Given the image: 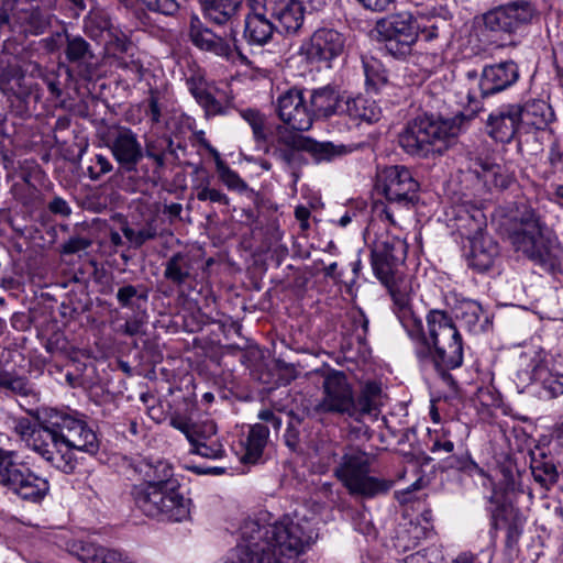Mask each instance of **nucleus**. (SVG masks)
<instances>
[{
	"label": "nucleus",
	"mask_w": 563,
	"mask_h": 563,
	"mask_svg": "<svg viewBox=\"0 0 563 563\" xmlns=\"http://www.w3.org/2000/svg\"><path fill=\"white\" fill-rule=\"evenodd\" d=\"M311 541L306 526L288 515L273 523L246 520L241 527L240 542L224 563H297Z\"/></svg>",
	"instance_id": "f257e3e1"
},
{
	"label": "nucleus",
	"mask_w": 563,
	"mask_h": 563,
	"mask_svg": "<svg viewBox=\"0 0 563 563\" xmlns=\"http://www.w3.org/2000/svg\"><path fill=\"white\" fill-rule=\"evenodd\" d=\"M415 344V354L423 368L434 369L444 380L452 382L450 371L463 364V339L452 318L442 310H430L427 328L412 310L399 319Z\"/></svg>",
	"instance_id": "f03ea898"
},
{
	"label": "nucleus",
	"mask_w": 563,
	"mask_h": 563,
	"mask_svg": "<svg viewBox=\"0 0 563 563\" xmlns=\"http://www.w3.org/2000/svg\"><path fill=\"white\" fill-rule=\"evenodd\" d=\"M382 389L377 383H366L357 397L344 372L329 369L323 374L322 397L316 410L322 413L346 416L361 421L365 415L377 410Z\"/></svg>",
	"instance_id": "7ed1b4c3"
},
{
	"label": "nucleus",
	"mask_w": 563,
	"mask_h": 563,
	"mask_svg": "<svg viewBox=\"0 0 563 563\" xmlns=\"http://www.w3.org/2000/svg\"><path fill=\"white\" fill-rule=\"evenodd\" d=\"M200 3L205 19L224 26V30L222 34H216L198 16H194L189 29L191 42L200 49L229 57L233 48H236L235 21L242 0H200Z\"/></svg>",
	"instance_id": "20e7f679"
},
{
	"label": "nucleus",
	"mask_w": 563,
	"mask_h": 563,
	"mask_svg": "<svg viewBox=\"0 0 563 563\" xmlns=\"http://www.w3.org/2000/svg\"><path fill=\"white\" fill-rule=\"evenodd\" d=\"M508 238L516 252H521L545 271L560 269L563 251L532 209L525 208L514 217Z\"/></svg>",
	"instance_id": "39448f33"
},
{
	"label": "nucleus",
	"mask_w": 563,
	"mask_h": 563,
	"mask_svg": "<svg viewBox=\"0 0 563 563\" xmlns=\"http://www.w3.org/2000/svg\"><path fill=\"white\" fill-rule=\"evenodd\" d=\"M468 115L467 119H471ZM466 115L461 113L454 120L434 115H421L409 121L398 136L400 147L409 155L429 157L443 154L457 136L460 126Z\"/></svg>",
	"instance_id": "423d86ee"
},
{
	"label": "nucleus",
	"mask_w": 563,
	"mask_h": 563,
	"mask_svg": "<svg viewBox=\"0 0 563 563\" xmlns=\"http://www.w3.org/2000/svg\"><path fill=\"white\" fill-rule=\"evenodd\" d=\"M16 428L26 446L51 466L65 474L74 473L77 460L64 444L58 432L49 428L47 415L37 426H32L29 420H22Z\"/></svg>",
	"instance_id": "0eeeda50"
},
{
	"label": "nucleus",
	"mask_w": 563,
	"mask_h": 563,
	"mask_svg": "<svg viewBox=\"0 0 563 563\" xmlns=\"http://www.w3.org/2000/svg\"><path fill=\"white\" fill-rule=\"evenodd\" d=\"M377 188L387 200L380 216L396 225L395 214L411 210L419 200V183L411 172L399 165L383 168L377 174Z\"/></svg>",
	"instance_id": "6e6552de"
},
{
	"label": "nucleus",
	"mask_w": 563,
	"mask_h": 563,
	"mask_svg": "<svg viewBox=\"0 0 563 563\" xmlns=\"http://www.w3.org/2000/svg\"><path fill=\"white\" fill-rule=\"evenodd\" d=\"M131 494L135 506L147 517L176 522L189 518L190 499L185 498L179 489L140 484L132 488Z\"/></svg>",
	"instance_id": "1a4fd4ad"
},
{
	"label": "nucleus",
	"mask_w": 563,
	"mask_h": 563,
	"mask_svg": "<svg viewBox=\"0 0 563 563\" xmlns=\"http://www.w3.org/2000/svg\"><path fill=\"white\" fill-rule=\"evenodd\" d=\"M15 459L14 451L0 449V486L22 500L41 503L49 492L48 481Z\"/></svg>",
	"instance_id": "9d476101"
},
{
	"label": "nucleus",
	"mask_w": 563,
	"mask_h": 563,
	"mask_svg": "<svg viewBox=\"0 0 563 563\" xmlns=\"http://www.w3.org/2000/svg\"><path fill=\"white\" fill-rule=\"evenodd\" d=\"M369 459L361 451L345 453L334 474L353 496L373 498L386 494L393 486L391 481L369 475Z\"/></svg>",
	"instance_id": "9b49d317"
},
{
	"label": "nucleus",
	"mask_w": 563,
	"mask_h": 563,
	"mask_svg": "<svg viewBox=\"0 0 563 563\" xmlns=\"http://www.w3.org/2000/svg\"><path fill=\"white\" fill-rule=\"evenodd\" d=\"M372 266L375 276L389 291L394 302V312L398 320L411 311L412 286L405 274V263H396L390 257L372 254Z\"/></svg>",
	"instance_id": "f8f14e48"
},
{
	"label": "nucleus",
	"mask_w": 563,
	"mask_h": 563,
	"mask_svg": "<svg viewBox=\"0 0 563 563\" xmlns=\"http://www.w3.org/2000/svg\"><path fill=\"white\" fill-rule=\"evenodd\" d=\"M519 362L530 372L531 379L541 385V398L553 399L563 395V363L550 360L541 347L523 351Z\"/></svg>",
	"instance_id": "ddd939ff"
},
{
	"label": "nucleus",
	"mask_w": 563,
	"mask_h": 563,
	"mask_svg": "<svg viewBox=\"0 0 563 563\" xmlns=\"http://www.w3.org/2000/svg\"><path fill=\"white\" fill-rule=\"evenodd\" d=\"M375 30L384 40L386 51L397 58L409 54L419 36L417 20L408 11L394 13L379 20Z\"/></svg>",
	"instance_id": "4468645a"
},
{
	"label": "nucleus",
	"mask_w": 563,
	"mask_h": 563,
	"mask_svg": "<svg viewBox=\"0 0 563 563\" xmlns=\"http://www.w3.org/2000/svg\"><path fill=\"white\" fill-rule=\"evenodd\" d=\"M49 428L55 429L67 449L81 451L95 455L99 451V440L96 432L88 427L87 422L73 415L57 409H49L47 412Z\"/></svg>",
	"instance_id": "2eb2a0df"
},
{
	"label": "nucleus",
	"mask_w": 563,
	"mask_h": 563,
	"mask_svg": "<svg viewBox=\"0 0 563 563\" xmlns=\"http://www.w3.org/2000/svg\"><path fill=\"white\" fill-rule=\"evenodd\" d=\"M274 108L283 123L277 126V133L278 129H283L289 133L299 134L309 131L313 125L303 89L292 87L280 92L274 101Z\"/></svg>",
	"instance_id": "dca6fc26"
},
{
	"label": "nucleus",
	"mask_w": 563,
	"mask_h": 563,
	"mask_svg": "<svg viewBox=\"0 0 563 563\" xmlns=\"http://www.w3.org/2000/svg\"><path fill=\"white\" fill-rule=\"evenodd\" d=\"M467 80L477 81L483 98L495 96L512 87L520 77L519 67L512 60L485 65L481 74L476 69L465 73Z\"/></svg>",
	"instance_id": "f3484780"
},
{
	"label": "nucleus",
	"mask_w": 563,
	"mask_h": 563,
	"mask_svg": "<svg viewBox=\"0 0 563 563\" xmlns=\"http://www.w3.org/2000/svg\"><path fill=\"white\" fill-rule=\"evenodd\" d=\"M534 15V7L528 0H516L496 7L484 14L482 21L492 32L514 33L528 24Z\"/></svg>",
	"instance_id": "a211bd4d"
},
{
	"label": "nucleus",
	"mask_w": 563,
	"mask_h": 563,
	"mask_svg": "<svg viewBox=\"0 0 563 563\" xmlns=\"http://www.w3.org/2000/svg\"><path fill=\"white\" fill-rule=\"evenodd\" d=\"M344 34L332 27L316 30L309 41L301 45V53L311 63H324L331 67V62L340 57L345 49Z\"/></svg>",
	"instance_id": "6ab92c4d"
},
{
	"label": "nucleus",
	"mask_w": 563,
	"mask_h": 563,
	"mask_svg": "<svg viewBox=\"0 0 563 563\" xmlns=\"http://www.w3.org/2000/svg\"><path fill=\"white\" fill-rule=\"evenodd\" d=\"M107 146L120 169L124 173L136 172L137 164L144 157V152L134 131L126 126L114 128L109 133Z\"/></svg>",
	"instance_id": "aec40b11"
},
{
	"label": "nucleus",
	"mask_w": 563,
	"mask_h": 563,
	"mask_svg": "<svg viewBox=\"0 0 563 563\" xmlns=\"http://www.w3.org/2000/svg\"><path fill=\"white\" fill-rule=\"evenodd\" d=\"M268 4L269 0H249L250 11L244 21V38L250 45L264 46L278 32Z\"/></svg>",
	"instance_id": "412c9836"
},
{
	"label": "nucleus",
	"mask_w": 563,
	"mask_h": 563,
	"mask_svg": "<svg viewBox=\"0 0 563 563\" xmlns=\"http://www.w3.org/2000/svg\"><path fill=\"white\" fill-rule=\"evenodd\" d=\"M519 103H504L493 110L486 120L487 134L497 142L509 143L521 124Z\"/></svg>",
	"instance_id": "4be33fe9"
},
{
	"label": "nucleus",
	"mask_w": 563,
	"mask_h": 563,
	"mask_svg": "<svg viewBox=\"0 0 563 563\" xmlns=\"http://www.w3.org/2000/svg\"><path fill=\"white\" fill-rule=\"evenodd\" d=\"M278 143L307 152L317 162H329L343 153V146H336L331 142H318L311 137L289 133L283 129H278Z\"/></svg>",
	"instance_id": "5701e85b"
},
{
	"label": "nucleus",
	"mask_w": 563,
	"mask_h": 563,
	"mask_svg": "<svg viewBox=\"0 0 563 563\" xmlns=\"http://www.w3.org/2000/svg\"><path fill=\"white\" fill-rule=\"evenodd\" d=\"M499 255V246L487 234L479 233L471 240V251L467 255V264L478 273L487 272Z\"/></svg>",
	"instance_id": "b1692460"
},
{
	"label": "nucleus",
	"mask_w": 563,
	"mask_h": 563,
	"mask_svg": "<svg viewBox=\"0 0 563 563\" xmlns=\"http://www.w3.org/2000/svg\"><path fill=\"white\" fill-rule=\"evenodd\" d=\"M170 426L185 434L191 449L199 446L200 443L203 444L219 440L216 438L217 426L211 420L194 422L187 417L176 415L170 418Z\"/></svg>",
	"instance_id": "393cba45"
},
{
	"label": "nucleus",
	"mask_w": 563,
	"mask_h": 563,
	"mask_svg": "<svg viewBox=\"0 0 563 563\" xmlns=\"http://www.w3.org/2000/svg\"><path fill=\"white\" fill-rule=\"evenodd\" d=\"M343 99L335 88L331 86H324L317 89H312L309 95L310 101V113L312 114V121L316 119H328L335 114H342L341 104Z\"/></svg>",
	"instance_id": "a878e982"
},
{
	"label": "nucleus",
	"mask_w": 563,
	"mask_h": 563,
	"mask_svg": "<svg viewBox=\"0 0 563 563\" xmlns=\"http://www.w3.org/2000/svg\"><path fill=\"white\" fill-rule=\"evenodd\" d=\"M303 5L295 0H269V14L274 22L278 21V29L287 33H296L303 23Z\"/></svg>",
	"instance_id": "bb28decb"
},
{
	"label": "nucleus",
	"mask_w": 563,
	"mask_h": 563,
	"mask_svg": "<svg viewBox=\"0 0 563 563\" xmlns=\"http://www.w3.org/2000/svg\"><path fill=\"white\" fill-rule=\"evenodd\" d=\"M521 128L537 131H548L555 121L552 107L544 100H530L520 104Z\"/></svg>",
	"instance_id": "cd10ccee"
},
{
	"label": "nucleus",
	"mask_w": 563,
	"mask_h": 563,
	"mask_svg": "<svg viewBox=\"0 0 563 563\" xmlns=\"http://www.w3.org/2000/svg\"><path fill=\"white\" fill-rule=\"evenodd\" d=\"M186 85L195 100L203 108L206 115L224 114L225 109L219 100L208 90L207 82L200 75L186 79Z\"/></svg>",
	"instance_id": "c85d7f7f"
},
{
	"label": "nucleus",
	"mask_w": 563,
	"mask_h": 563,
	"mask_svg": "<svg viewBox=\"0 0 563 563\" xmlns=\"http://www.w3.org/2000/svg\"><path fill=\"white\" fill-rule=\"evenodd\" d=\"M342 114H346L353 120L365 122H376L380 118V108L374 100L357 96L355 98H344L341 104Z\"/></svg>",
	"instance_id": "c756f323"
},
{
	"label": "nucleus",
	"mask_w": 563,
	"mask_h": 563,
	"mask_svg": "<svg viewBox=\"0 0 563 563\" xmlns=\"http://www.w3.org/2000/svg\"><path fill=\"white\" fill-rule=\"evenodd\" d=\"M70 552L82 563H121V553L93 543H75Z\"/></svg>",
	"instance_id": "7c9ffc66"
},
{
	"label": "nucleus",
	"mask_w": 563,
	"mask_h": 563,
	"mask_svg": "<svg viewBox=\"0 0 563 563\" xmlns=\"http://www.w3.org/2000/svg\"><path fill=\"white\" fill-rule=\"evenodd\" d=\"M143 152L144 156L153 161L155 169L165 168L168 156L177 157L174 141L167 134L146 140Z\"/></svg>",
	"instance_id": "2f4dec72"
},
{
	"label": "nucleus",
	"mask_w": 563,
	"mask_h": 563,
	"mask_svg": "<svg viewBox=\"0 0 563 563\" xmlns=\"http://www.w3.org/2000/svg\"><path fill=\"white\" fill-rule=\"evenodd\" d=\"M268 437L269 430L266 426L262 423L252 426L244 443L245 452L242 456V462L250 464L257 463L263 455Z\"/></svg>",
	"instance_id": "473e14b6"
},
{
	"label": "nucleus",
	"mask_w": 563,
	"mask_h": 563,
	"mask_svg": "<svg viewBox=\"0 0 563 563\" xmlns=\"http://www.w3.org/2000/svg\"><path fill=\"white\" fill-rule=\"evenodd\" d=\"M144 472L146 481L144 485L162 486L163 488L179 489L178 479L174 477V470L169 462L157 460L153 464L146 465Z\"/></svg>",
	"instance_id": "72a5a7b5"
},
{
	"label": "nucleus",
	"mask_w": 563,
	"mask_h": 563,
	"mask_svg": "<svg viewBox=\"0 0 563 563\" xmlns=\"http://www.w3.org/2000/svg\"><path fill=\"white\" fill-rule=\"evenodd\" d=\"M164 265L165 279L176 286L184 285L191 277V260L185 253L177 252L173 254Z\"/></svg>",
	"instance_id": "f704fd0d"
},
{
	"label": "nucleus",
	"mask_w": 563,
	"mask_h": 563,
	"mask_svg": "<svg viewBox=\"0 0 563 563\" xmlns=\"http://www.w3.org/2000/svg\"><path fill=\"white\" fill-rule=\"evenodd\" d=\"M372 254L390 257L396 263H405L407 244L397 236L387 235L385 239H379L375 242Z\"/></svg>",
	"instance_id": "c9c22d12"
},
{
	"label": "nucleus",
	"mask_w": 563,
	"mask_h": 563,
	"mask_svg": "<svg viewBox=\"0 0 563 563\" xmlns=\"http://www.w3.org/2000/svg\"><path fill=\"white\" fill-rule=\"evenodd\" d=\"M115 298L120 307L134 309L147 301L148 290L144 285L124 284L118 288Z\"/></svg>",
	"instance_id": "e433bc0d"
},
{
	"label": "nucleus",
	"mask_w": 563,
	"mask_h": 563,
	"mask_svg": "<svg viewBox=\"0 0 563 563\" xmlns=\"http://www.w3.org/2000/svg\"><path fill=\"white\" fill-rule=\"evenodd\" d=\"M367 91L378 92L387 84V73L376 58L363 60Z\"/></svg>",
	"instance_id": "4c0bfd02"
},
{
	"label": "nucleus",
	"mask_w": 563,
	"mask_h": 563,
	"mask_svg": "<svg viewBox=\"0 0 563 563\" xmlns=\"http://www.w3.org/2000/svg\"><path fill=\"white\" fill-rule=\"evenodd\" d=\"M544 166L541 173L544 180L560 179L563 175V150L559 143H553L549 147Z\"/></svg>",
	"instance_id": "58836bf2"
},
{
	"label": "nucleus",
	"mask_w": 563,
	"mask_h": 563,
	"mask_svg": "<svg viewBox=\"0 0 563 563\" xmlns=\"http://www.w3.org/2000/svg\"><path fill=\"white\" fill-rule=\"evenodd\" d=\"M547 131L522 129L518 136V150L522 154L537 155L543 150V135Z\"/></svg>",
	"instance_id": "ea45409f"
},
{
	"label": "nucleus",
	"mask_w": 563,
	"mask_h": 563,
	"mask_svg": "<svg viewBox=\"0 0 563 563\" xmlns=\"http://www.w3.org/2000/svg\"><path fill=\"white\" fill-rule=\"evenodd\" d=\"M531 472L534 481L545 488H550L559 478L555 465L548 461L533 459L531 462Z\"/></svg>",
	"instance_id": "a19ab883"
},
{
	"label": "nucleus",
	"mask_w": 563,
	"mask_h": 563,
	"mask_svg": "<svg viewBox=\"0 0 563 563\" xmlns=\"http://www.w3.org/2000/svg\"><path fill=\"white\" fill-rule=\"evenodd\" d=\"M482 307L473 300L464 301L456 310V318L461 320L470 331H477L482 316Z\"/></svg>",
	"instance_id": "79ce46f5"
},
{
	"label": "nucleus",
	"mask_w": 563,
	"mask_h": 563,
	"mask_svg": "<svg viewBox=\"0 0 563 563\" xmlns=\"http://www.w3.org/2000/svg\"><path fill=\"white\" fill-rule=\"evenodd\" d=\"M243 120H245L252 129L253 137L257 143L266 142V118L265 115L255 109H245L240 112Z\"/></svg>",
	"instance_id": "37998d69"
},
{
	"label": "nucleus",
	"mask_w": 563,
	"mask_h": 563,
	"mask_svg": "<svg viewBox=\"0 0 563 563\" xmlns=\"http://www.w3.org/2000/svg\"><path fill=\"white\" fill-rule=\"evenodd\" d=\"M0 387L21 396H35L34 387L26 378L13 376L7 372H0Z\"/></svg>",
	"instance_id": "c03bdc74"
},
{
	"label": "nucleus",
	"mask_w": 563,
	"mask_h": 563,
	"mask_svg": "<svg viewBox=\"0 0 563 563\" xmlns=\"http://www.w3.org/2000/svg\"><path fill=\"white\" fill-rule=\"evenodd\" d=\"M217 175L219 180L232 191H236L239 194L246 192L249 190V185L244 181L240 175L233 170L228 164H219V168L217 169Z\"/></svg>",
	"instance_id": "a18cd8bd"
},
{
	"label": "nucleus",
	"mask_w": 563,
	"mask_h": 563,
	"mask_svg": "<svg viewBox=\"0 0 563 563\" xmlns=\"http://www.w3.org/2000/svg\"><path fill=\"white\" fill-rule=\"evenodd\" d=\"M210 180L207 178L205 181L196 185L194 188L197 191V199L199 201H210L228 206L230 203L229 197L219 189L209 186Z\"/></svg>",
	"instance_id": "49530a36"
},
{
	"label": "nucleus",
	"mask_w": 563,
	"mask_h": 563,
	"mask_svg": "<svg viewBox=\"0 0 563 563\" xmlns=\"http://www.w3.org/2000/svg\"><path fill=\"white\" fill-rule=\"evenodd\" d=\"M467 168L477 178L485 177L486 174H493L494 176L500 170V166L490 162L487 158L479 156L470 155Z\"/></svg>",
	"instance_id": "de8ad7c7"
},
{
	"label": "nucleus",
	"mask_w": 563,
	"mask_h": 563,
	"mask_svg": "<svg viewBox=\"0 0 563 563\" xmlns=\"http://www.w3.org/2000/svg\"><path fill=\"white\" fill-rule=\"evenodd\" d=\"M89 53V44L80 36H67V45L65 49L66 57L69 62L82 60Z\"/></svg>",
	"instance_id": "09e8293b"
},
{
	"label": "nucleus",
	"mask_w": 563,
	"mask_h": 563,
	"mask_svg": "<svg viewBox=\"0 0 563 563\" xmlns=\"http://www.w3.org/2000/svg\"><path fill=\"white\" fill-rule=\"evenodd\" d=\"M122 232L124 236L136 247L143 245L146 241L155 239L156 236V229L151 224L137 231L130 227H123Z\"/></svg>",
	"instance_id": "8fccbe9b"
},
{
	"label": "nucleus",
	"mask_w": 563,
	"mask_h": 563,
	"mask_svg": "<svg viewBox=\"0 0 563 563\" xmlns=\"http://www.w3.org/2000/svg\"><path fill=\"white\" fill-rule=\"evenodd\" d=\"M112 169L113 165L107 156L96 154L91 159V165L88 167V176L91 180L97 181L112 172Z\"/></svg>",
	"instance_id": "3c124183"
},
{
	"label": "nucleus",
	"mask_w": 563,
	"mask_h": 563,
	"mask_svg": "<svg viewBox=\"0 0 563 563\" xmlns=\"http://www.w3.org/2000/svg\"><path fill=\"white\" fill-rule=\"evenodd\" d=\"M150 11L163 15H175L180 4L178 0H140Z\"/></svg>",
	"instance_id": "603ef678"
},
{
	"label": "nucleus",
	"mask_w": 563,
	"mask_h": 563,
	"mask_svg": "<svg viewBox=\"0 0 563 563\" xmlns=\"http://www.w3.org/2000/svg\"><path fill=\"white\" fill-rule=\"evenodd\" d=\"M190 452L211 460L222 459L225 453L220 440L210 441L203 444L200 443L199 446L191 449Z\"/></svg>",
	"instance_id": "864d4df0"
},
{
	"label": "nucleus",
	"mask_w": 563,
	"mask_h": 563,
	"mask_svg": "<svg viewBox=\"0 0 563 563\" xmlns=\"http://www.w3.org/2000/svg\"><path fill=\"white\" fill-rule=\"evenodd\" d=\"M91 245V241L82 236H71L62 245L63 254H76L87 250Z\"/></svg>",
	"instance_id": "5fc2aeb1"
},
{
	"label": "nucleus",
	"mask_w": 563,
	"mask_h": 563,
	"mask_svg": "<svg viewBox=\"0 0 563 563\" xmlns=\"http://www.w3.org/2000/svg\"><path fill=\"white\" fill-rule=\"evenodd\" d=\"M296 151L299 150L292 146H286V148L276 150L274 155L277 159L284 163L287 168L292 169L297 161Z\"/></svg>",
	"instance_id": "6e6d98bb"
},
{
	"label": "nucleus",
	"mask_w": 563,
	"mask_h": 563,
	"mask_svg": "<svg viewBox=\"0 0 563 563\" xmlns=\"http://www.w3.org/2000/svg\"><path fill=\"white\" fill-rule=\"evenodd\" d=\"M146 114L150 117V120L153 124L159 123L162 117V107L159 104L158 97L154 91H151Z\"/></svg>",
	"instance_id": "4d7b16f0"
},
{
	"label": "nucleus",
	"mask_w": 563,
	"mask_h": 563,
	"mask_svg": "<svg viewBox=\"0 0 563 563\" xmlns=\"http://www.w3.org/2000/svg\"><path fill=\"white\" fill-rule=\"evenodd\" d=\"M48 210L54 214H59L62 217H69L71 213V208L68 202L62 197H54L47 205Z\"/></svg>",
	"instance_id": "13d9d810"
},
{
	"label": "nucleus",
	"mask_w": 563,
	"mask_h": 563,
	"mask_svg": "<svg viewBox=\"0 0 563 563\" xmlns=\"http://www.w3.org/2000/svg\"><path fill=\"white\" fill-rule=\"evenodd\" d=\"M364 9L373 12H384L388 10L394 0H357Z\"/></svg>",
	"instance_id": "bf43d9fd"
},
{
	"label": "nucleus",
	"mask_w": 563,
	"mask_h": 563,
	"mask_svg": "<svg viewBox=\"0 0 563 563\" xmlns=\"http://www.w3.org/2000/svg\"><path fill=\"white\" fill-rule=\"evenodd\" d=\"M354 322L356 324V336L360 342L365 340V336L368 332V319L365 317L363 312H360L355 318Z\"/></svg>",
	"instance_id": "052dcab7"
},
{
	"label": "nucleus",
	"mask_w": 563,
	"mask_h": 563,
	"mask_svg": "<svg viewBox=\"0 0 563 563\" xmlns=\"http://www.w3.org/2000/svg\"><path fill=\"white\" fill-rule=\"evenodd\" d=\"M454 450V443L446 439L444 435L440 437L438 440H435L432 444L431 452L432 453H452Z\"/></svg>",
	"instance_id": "680f3d73"
},
{
	"label": "nucleus",
	"mask_w": 563,
	"mask_h": 563,
	"mask_svg": "<svg viewBox=\"0 0 563 563\" xmlns=\"http://www.w3.org/2000/svg\"><path fill=\"white\" fill-rule=\"evenodd\" d=\"M258 419L271 423L275 430H279L282 427V419L275 415L271 409H264L258 412Z\"/></svg>",
	"instance_id": "e2e57ef3"
},
{
	"label": "nucleus",
	"mask_w": 563,
	"mask_h": 563,
	"mask_svg": "<svg viewBox=\"0 0 563 563\" xmlns=\"http://www.w3.org/2000/svg\"><path fill=\"white\" fill-rule=\"evenodd\" d=\"M142 325L143 322L140 319L133 318L125 321L122 325V332L126 335L133 336L141 332Z\"/></svg>",
	"instance_id": "0e129e2a"
},
{
	"label": "nucleus",
	"mask_w": 563,
	"mask_h": 563,
	"mask_svg": "<svg viewBox=\"0 0 563 563\" xmlns=\"http://www.w3.org/2000/svg\"><path fill=\"white\" fill-rule=\"evenodd\" d=\"M472 464H473V462L471 461V459L468 456L462 455V456L452 457L448 463V467L456 468L460 471H465V470L470 468V466Z\"/></svg>",
	"instance_id": "69168bd1"
},
{
	"label": "nucleus",
	"mask_w": 563,
	"mask_h": 563,
	"mask_svg": "<svg viewBox=\"0 0 563 563\" xmlns=\"http://www.w3.org/2000/svg\"><path fill=\"white\" fill-rule=\"evenodd\" d=\"M295 217L298 221H300L301 229L306 230L309 228V217H310V210L305 206H298L295 209Z\"/></svg>",
	"instance_id": "338daca9"
},
{
	"label": "nucleus",
	"mask_w": 563,
	"mask_h": 563,
	"mask_svg": "<svg viewBox=\"0 0 563 563\" xmlns=\"http://www.w3.org/2000/svg\"><path fill=\"white\" fill-rule=\"evenodd\" d=\"M298 432L294 428H288L285 433V442L288 448L295 450L298 445Z\"/></svg>",
	"instance_id": "774afa93"
}]
</instances>
